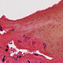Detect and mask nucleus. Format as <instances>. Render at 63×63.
<instances>
[{"instance_id": "4", "label": "nucleus", "mask_w": 63, "mask_h": 63, "mask_svg": "<svg viewBox=\"0 0 63 63\" xmlns=\"http://www.w3.org/2000/svg\"><path fill=\"white\" fill-rule=\"evenodd\" d=\"M35 42L34 41H33V42L32 43V45H33L34 44H35Z\"/></svg>"}, {"instance_id": "14", "label": "nucleus", "mask_w": 63, "mask_h": 63, "mask_svg": "<svg viewBox=\"0 0 63 63\" xmlns=\"http://www.w3.org/2000/svg\"><path fill=\"white\" fill-rule=\"evenodd\" d=\"M17 58H19V57L17 56V57H16Z\"/></svg>"}, {"instance_id": "3", "label": "nucleus", "mask_w": 63, "mask_h": 63, "mask_svg": "<svg viewBox=\"0 0 63 63\" xmlns=\"http://www.w3.org/2000/svg\"><path fill=\"white\" fill-rule=\"evenodd\" d=\"M2 62H5V59L4 58H3L2 60Z\"/></svg>"}, {"instance_id": "15", "label": "nucleus", "mask_w": 63, "mask_h": 63, "mask_svg": "<svg viewBox=\"0 0 63 63\" xmlns=\"http://www.w3.org/2000/svg\"><path fill=\"white\" fill-rule=\"evenodd\" d=\"M15 59H16V61L17 60V58H16Z\"/></svg>"}, {"instance_id": "2", "label": "nucleus", "mask_w": 63, "mask_h": 63, "mask_svg": "<svg viewBox=\"0 0 63 63\" xmlns=\"http://www.w3.org/2000/svg\"><path fill=\"white\" fill-rule=\"evenodd\" d=\"M0 31H3V29H2V27H1V25H0Z\"/></svg>"}, {"instance_id": "19", "label": "nucleus", "mask_w": 63, "mask_h": 63, "mask_svg": "<svg viewBox=\"0 0 63 63\" xmlns=\"http://www.w3.org/2000/svg\"><path fill=\"white\" fill-rule=\"evenodd\" d=\"M44 48H45V47H44Z\"/></svg>"}, {"instance_id": "16", "label": "nucleus", "mask_w": 63, "mask_h": 63, "mask_svg": "<svg viewBox=\"0 0 63 63\" xmlns=\"http://www.w3.org/2000/svg\"><path fill=\"white\" fill-rule=\"evenodd\" d=\"M15 30V29L14 30H12V31H14V30Z\"/></svg>"}, {"instance_id": "8", "label": "nucleus", "mask_w": 63, "mask_h": 63, "mask_svg": "<svg viewBox=\"0 0 63 63\" xmlns=\"http://www.w3.org/2000/svg\"><path fill=\"white\" fill-rule=\"evenodd\" d=\"M21 56H20L19 57V58H21Z\"/></svg>"}, {"instance_id": "1", "label": "nucleus", "mask_w": 63, "mask_h": 63, "mask_svg": "<svg viewBox=\"0 0 63 63\" xmlns=\"http://www.w3.org/2000/svg\"><path fill=\"white\" fill-rule=\"evenodd\" d=\"M30 38L29 37H28L27 36L25 37V40H29V39Z\"/></svg>"}, {"instance_id": "17", "label": "nucleus", "mask_w": 63, "mask_h": 63, "mask_svg": "<svg viewBox=\"0 0 63 63\" xmlns=\"http://www.w3.org/2000/svg\"><path fill=\"white\" fill-rule=\"evenodd\" d=\"M16 58H14V59H16Z\"/></svg>"}, {"instance_id": "10", "label": "nucleus", "mask_w": 63, "mask_h": 63, "mask_svg": "<svg viewBox=\"0 0 63 63\" xmlns=\"http://www.w3.org/2000/svg\"><path fill=\"white\" fill-rule=\"evenodd\" d=\"M7 48H8V47H9L8 46H7Z\"/></svg>"}, {"instance_id": "13", "label": "nucleus", "mask_w": 63, "mask_h": 63, "mask_svg": "<svg viewBox=\"0 0 63 63\" xmlns=\"http://www.w3.org/2000/svg\"><path fill=\"white\" fill-rule=\"evenodd\" d=\"M46 47V45H45V47Z\"/></svg>"}, {"instance_id": "9", "label": "nucleus", "mask_w": 63, "mask_h": 63, "mask_svg": "<svg viewBox=\"0 0 63 63\" xmlns=\"http://www.w3.org/2000/svg\"><path fill=\"white\" fill-rule=\"evenodd\" d=\"M45 44L44 43L43 45V46H44V47H45Z\"/></svg>"}, {"instance_id": "7", "label": "nucleus", "mask_w": 63, "mask_h": 63, "mask_svg": "<svg viewBox=\"0 0 63 63\" xmlns=\"http://www.w3.org/2000/svg\"><path fill=\"white\" fill-rule=\"evenodd\" d=\"M34 55H36V56H38V55L37 54H35Z\"/></svg>"}, {"instance_id": "6", "label": "nucleus", "mask_w": 63, "mask_h": 63, "mask_svg": "<svg viewBox=\"0 0 63 63\" xmlns=\"http://www.w3.org/2000/svg\"><path fill=\"white\" fill-rule=\"evenodd\" d=\"M18 42H19L20 43H22V42L19 40H18Z\"/></svg>"}, {"instance_id": "11", "label": "nucleus", "mask_w": 63, "mask_h": 63, "mask_svg": "<svg viewBox=\"0 0 63 63\" xmlns=\"http://www.w3.org/2000/svg\"><path fill=\"white\" fill-rule=\"evenodd\" d=\"M28 62H29V63L30 62V61H29L28 60Z\"/></svg>"}, {"instance_id": "5", "label": "nucleus", "mask_w": 63, "mask_h": 63, "mask_svg": "<svg viewBox=\"0 0 63 63\" xmlns=\"http://www.w3.org/2000/svg\"><path fill=\"white\" fill-rule=\"evenodd\" d=\"M8 49L7 48V49H6L5 50V51H8Z\"/></svg>"}, {"instance_id": "21", "label": "nucleus", "mask_w": 63, "mask_h": 63, "mask_svg": "<svg viewBox=\"0 0 63 63\" xmlns=\"http://www.w3.org/2000/svg\"><path fill=\"white\" fill-rule=\"evenodd\" d=\"M0 48H1L0 47Z\"/></svg>"}, {"instance_id": "12", "label": "nucleus", "mask_w": 63, "mask_h": 63, "mask_svg": "<svg viewBox=\"0 0 63 63\" xmlns=\"http://www.w3.org/2000/svg\"><path fill=\"white\" fill-rule=\"evenodd\" d=\"M5 56H4V57H3V58H4L5 59Z\"/></svg>"}, {"instance_id": "20", "label": "nucleus", "mask_w": 63, "mask_h": 63, "mask_svg": "<svg viewBox=\"0 0 63 63\" xmlns=\"http://www.w3.org/2000/svg\"><path fill=\"white\" fill-rule=\"evenodd\" d=\"M31 63L30 62L29 63Z\"/></svg>"}, {"instance_id": "18", "label": "nucleus", "mask_w": 63, "mask_h": 63, "mask_svg": "<svg viewBox=\"0 0 63 63\" xmlns=\"http://www.w3.org/2000/svg\"><path fill=\"white\" fill-rule=\"evenodd\" d=\"M25 36V35H24L23 36V37H24Z\"/></svg>"}]
</instances>
